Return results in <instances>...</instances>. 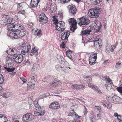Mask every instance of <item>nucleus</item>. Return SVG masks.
Returning a JSON list of instances; mask_svg holds the SVG:
<instances>
[{
  "label": "nucleus",
  "mask_w": 122,
  "mask_h": 122,
  "mask_svg": "<svg viewBox=\"0 0 122 122\" xmlns=\"http://www.w3.org/2000/svg\"><path fill=\"white\" fill-rule=\"evenodd\" d=\"M55 67L57 70L59 71H61V66L60 65H56Z\"/></svg>",
  "instance_id": "nucleus-41"
},
{
  "label": "nucleus",
  "mask_w": 122,
  "mask_h": 122,
  "mask_svg": "<svg viewBox=\"0 0 122 122\" xmlns=\"http://www.w3.org/2000/svg\"><path fill=\"white\" fill-rule=\"evenodd\" d=\"M111 84L108 83H106L105 84L106 87L108 91H111L113 90Z\"/></svg>",
  "instance_id": "nucleus-26"
},
{
  "label": "nucleus",
  "mask_w": 122,
  "mask_h": 122,
  "mask_svg": "<svg viewBox=\"0 0 122 122\" xmlns=\"http://www.w3.org/2000/svg\"><path fill=\"white\" fill-rule=\"evenodd\" d=\"M85 107V109L84 110V113L85 115L87 113V110L86 109V108L85 107Z\"/></svg>",
  "instance_id": "nucleus-61"
},
{
  "label": "nucleus",
  "mask_w": 122,
  "mask_h": 122,
  "mask_svg": "<svg viewBox=\"0 0 122 122\" xmlns=\"http://www.w3.org/2000/svg\"><path fill=\"white\" fill-rule=\"evenodd\" d=\"M34 25V24L31 23L28 24L27 25V26L29 28H31L33 27Z\"/></svg>",
  "instance_id": "nucleus-49"
},
{
  "label": "nucleus",
  "mask_w": 122,
  "mask_h": 122,
  "mask_svg": "<svg viewBox=\"0 0 122 122\" xmlns=\"http://www.w3.org/2000/svg\"><path fill=\"white\" fill-rule=\"evenodd\" d=\"M65 24L62 21H59L56 26V29L59 31L62 32L65 30Z\"/></svg>",
  "instance_id": "nucleus-6"
},
{
  "label": "nucleus",
  "mask_w": 122,
  "mask_h": 122,
  "mask_svg": "<svg viewBox=\"0 0 122 122\" xmlns=\"http://www.w3.org/2000/svg\"><path fill=\"white\" fill-rule=\"evenodd\" d=\"M70 31L66 30L64 33L62 34L61 37L62 40L66 41L70 35Z\"/></svg>",
  "instance_id": "nucleus-13"
},
{
  "label": "nucleus",
  "mask_w": 122,
  "mask_h": 122,
  "mask_svg": "<svg viewBox=\"0 0 122 122\" xmlns=\"http://www.w3.org/2000/svg\"><path fill=\"white\" fill-rule=\"evenodd\" d=\"M113 103H121L122 100L121 98L119 97L114 96L113 97Z\"/></svg>",
  "instance_id": "nucleus-16"
},
{
  "label": "nucleus",
  "mask_w": 122,
  "mask_h": 122,
  "mask_svg": "<svg viewBox=\"0 0 122 122\" xmlns=\"http://www.w3.org/2000/svg\"><path fill=\"white\" fill-rule=\"evenodd\" d=\"M4 69L6 70L8 72L10 71V68L4 67Z\"/></svg>",
  "instance_id": "nucleus-59"
},
{
  "label": "nucleus",
  "mask_w": 122,
  "mask_h": 122,
  "mask_svg": "<svg viewBox=\"0 0 122 122\" xmlns=\"http://www.w3.org/2000/svg\"><path fill=\"white\" fill-rule=\"evenodd\" d=\"M26 43L25 42H21L20 43L19 45V46L20 48L26 47Z\"/></svg>",
  "instance_id": "nucleus-38"
},
{
  "label": "nucleus",
  "mask_w": 122,
  "mask_h": 122,
  "mask_svg": "<svg viewBox=\"0 0 122 122\" xmlns=\"http://www.w3.org/2000/svg\"><path fill=\"white\" fill-rule=\"evenodd\" d=\"M40 66L39 64H37L36 63H34L33 64V66L31 69L32 71H34L40 68Z\"/></svg>",
  "instance_id": "nucleus-25"
},
{
  "label": "nucleus",
  "mask_w": 122,
  "mask_h": 122,
  "mask_svg": "<svg viewBox=\"0 0 122 122\" xmlns=\"http://www.w3.org/2000/svg\"><path fill=\"white\" fill-rule=\"evenodd\" d=\"M39 20L42 24L46 23L48 20V18L44 14L42 13L39 15Z\"/></svg>",
  "instance_id": "nucleus-10"
},
{
  "label": "nucleus",
  "mask_w": 122,
  "mask_h": 122,
  "mask_svg": "<svg viewBox=\"0 0 122 122\" xmlns=\"http://www.w3.org/2000/svg\"><path fill=\"white\" fill-rule=\"evenodd\" d=\"M98 39L97 40H95L94 42V44L95 47L98 48L101 47L102 45V42L101 41H99Z\"/></svg>",
  "instance_id": "nucleus-19"
},
{
  "label": "nucleus",
  "mask_w": 122,
  "mask_h": 122,
  "mask_svg": "<svg viewBox=\"0 0 122 122\" xmlns=\"http://www.w3.org/2000/svg\"><path fill=\"white\" fill-rule=\"evenodd\" d=\"M97 58V53L92 54L89 57V61L90 65H94L96 62V60Z\"/></svg>",
  "instance_id": "nucleus-8"
},
{
  "label": "nucleus",
  "mask_w": 122,
  "mask_h": 122,
  "mask_svg": "<svg viewBox=\"0 0 122 122\" xmlns=\"http://www.w3.org/2000/svg\"><path fill=\"white\" fill-rule=\"evenodd\" d=\"M95 89L96 91H97L100 94H101L102 93L101 92L100 90L97 87V88L96 89Z\"/></svg>",
  "instance_id": "nucleus-53"
},
{
  "label": "nucleus",
  "mask_w": 122,
  "mask_h": 122,
  "mask_svg": "<svg viewBox=\"0 0 122 122\" xmlns=\"http://www.w3.org/2000/svg\"><path fill=\"white\" fill-rule=\"evenodd\" d=\"M50 84L51 86L52 87H54L56 86V83H55V82L51 83Z\"/></svg>",
  "instance_id": "nucleus-50"
},
{
  "label": "nucleus",
  "mask_w": 122,
  "mask_h": 122,
  "mask_svg": "<svg viewBox=\"0 0 122 122\" xmlns=\"http://www.w3.org/2000/svg\"><path fill=\"white\" fill-rule=\"evenodd\" d=\"M88 19V18L86 16H83L81 17L78 18V21L79 22L78 24L79 25L83 26V25H86L90 23V21Z\"/></svg>",
  "instance_id": "nucleus-4"
},
{
  "label": "nucleus",
  "mask_w": 122,
  "mask_h": 122,
  "mask_svg": "<svg viewBox=\"0 0 122 122\" xmlns=\"http://www.w3.org/2000/svg\"><path fill=\"white\" fill-rule=\"evenodd\" d=\"M7 60L6 62V65H8L9 67H11L14 64V60L12 58L8 57L7 58Z\"/></svg>",
  "instance_id": "nucleus-14"
},
{
  "label": "nucleus",
  "mask_w": 122,
  "mask_h": 122,
  "mask_svg": "<svg viewBox=\"0 0 122 122\" xmlns=\"http://www.w3.org/2000/svg\"><path fill=\"white\" fill-rule=\"evenodd\" d=\"M34 30L35 31V32L34 33V35L39 36H41V30L36 29V30Z\"/></svg>",
  "instance_id": "nucleus-29"
},
{
  "label": "nucleus",
  "mask_w": 122,
  "mask_h": 122,
  "mask_svg": "<svg viewBox=\"0 0 122 122\" xmlns=\"http://www.w3.org/2000/svg\"><path fill=\"white\" fill-rule=\"evenodd\" d=\"M24 4V2L17 4V9L18 10H20L23 9L24 7L23 5Z\"/></svg>",
  "instance_id": "nucleus-30"
},
{
  "label": "nucleus",
  "mask_w": 122,
  "mask_h": 122,
  "mask_svg": "<svg viewBox=\"0 0 122 122\" xmlns=\"http://www.w3.org/2000/svg\"><path fill=\"white\" fill-rule=\"evenodd\" d=\"M72 53V51L70 50H69L66 51V55L68 57L69 56H71Z\"/></svg>",
  "instance_id": "nucleus-42"
},
{
  "label": "nucleus",
  "mask_w": 122,
  "mask_h": 122,
  "mask_svg": "<svg viewBox=\"0 0 122 122\" xmlns=\"http://www.w3.org/2000/svg\"><path fill=\"white\" fill-rule=\"evenodd\" d=\"M35 86V85L34 84H33L30 86L28 88H30V89H32L34 88Z\"/></svg>",
  "instance_id": "nucleus-58"
},
{
  "label": "nucleus",
  "mask_w": 122,
  "mask_h": 122,
  "mask_svg": "<svg viewBox=\"0 0 122 122\" xmlns=\"http://www.w3.org/2000/svg\"><path fill=\"white\" fill-rule=\"evenodd\" d=\"M91 38L90 37L89 38V36H87L86 37V39L87 41H89L91 40Z\"/></svg>",
  "instance_id": "nucleus-63"
},
{
  "label": "nucleus",
  "mask_w": 122,
  "mask_h": 122,
  "mask_svg": "<svg viewBox=\"0 0 122 122\" xmlns=\"http://www.w3.org/2000/svg\"><path fill=\"white\" fill-rule=\"evenodd\" d=\"M14 23L8 24L7 28L8 31H13V30H15V27L17 26H19V25H20L19 24H16L14 25Z\"/></svg>",
  "instance_id": "nucleus-12"
},
{
  "label": "nucleus",
  "mask_w": 122,
  "mask_h": 122,
  "mask_svg": "<svg viewBox=\"0 0 122 122\" xmlns=\"http://www.w3.org/2000/svg\"><path fill=\"white\" fill-rule=\"evenodd\" d=\"M16 30H13L9 34H7V36H10V38H14L17 39V34H16Z\"/></svg>",
  "instance_id": "nucleus-18"
},
{
  "label": "nucleus",
  "mask_w": 122,
  "mask_h": 122,
  "mask_svg": "<svg viewBox=\"0 0 122 122\" xmlns=\"http://www.w3.org/2000/svg\"><path fill=\"white\" fill-rule=\"evenodd\" d=\"M102 0H90L91 4L92 5H96L98 4Z\"/></svg>",
  "instance_id": "nucleus-27"
},
{
  "label": "nucleus",
  "mask_w": 122,
  "mask_h": 122,
  "mask_svg": "<svg viewBox=\"0 0 122 122\" xmlns=\"http://www.w3.org/2000/svg\"><path fill=\"white\" fill-rule=\"evenodd\" d=\"M15 29L16 30V34H17V38H20L24 36L26 34V30L24 29L23 26L20 24L18 27H15Z\"/></svg>",
  "instance_id": "nucleus-2"
},
{
  "label": "nucleus",
  "mask_w": 122,
  "mask_h": 122,
  "mask_svg": "<svg viewBox=\"0 0 122 122\" xmlns=\"http://www.w3.org/2000/svg\"><path fill=\"white\" fill-rule=\"evenodd\" d=\"M91 31L89 30H83L81 31V35H84L90 33Z\"/></svg>",
  "instance_id": "nucleus-32"
},
{
  "label": "nucleus",
  "mask_w": 122,
  "mask_h": 122,
  "mask_svg": "<svg viewBox=\"0 0 122 122\" xmlns=\"http://www.w3.org/2000/svg\"><path fill=\"white\" fill-rule=\"evenodd\" d=\"M36 76V75L34 73H32L31 76V79L32 80H34L35 81L37 80Z\"/></svg>",
  "instance_id": "nucleus-34"
},
{
  "label": "nucleus",
  "mask_w": 122,
  "mask_h": 122,
  "mask_svg": "<svg viewBox=\"0 0 122 122\" xmlns=\"http://www.w3.org/2000/svg\"><path fill=\"white\" fill-rule=\"evenodd\" d=\"M101 8H97L96 9H92L88 12V15L91 17H98L99 14L101 12L100 10Z\"/></svg>",
  "instance_id": "nucleus-3"
},
{
  "label": "nucleus",
  "mask_w": 122,
  "mask_h": 122,
  "mask_svg": "<svg viewBox=\"0 0 122 122\" xmlns=\"http://www.w3.org/2000/svg\"><path fill=\"white\" fill-rule=\"evenodd\" d=\"M117 118L120 121H122V115H119Z\"/></svg>",
  "instance_id": "nucleus-51"
},
{
  "label": "nucleus",
  "mask_w": 122,
  "mask_h": 122,
  "mask_svg": "<svg viewBox=\"0 0 122 122\" xmlns=\"http://www.w3.org/2000/svg\"><path fill=\"white\" fill-rule=\"evenodd\" d=\"M55 83L56 86H60L61 84V81L60 80L55 82Z\"/></svg>",
  "instance_id": "nucleus-47"
},
{
  "label": "nucleus",
  "mask_w": 122,
  "mask_h": 122,
  "mask_svg": "<svg viewBox=\"0 0 122 122\" xmlns=\"http://www.w3.org/2000/svg\"><path fill=\"white\" fill-rule=\"evenodd\" d=\"M14 20L11 18H9L7 20V24L14 23Z\"/></svg>",
  "instance_id": "nucleus-36"
},
{
  "label": "nucleus",
  "mask_w": 122,
  "mask_h": 122,
  "mask_svg": "<svg viewBox=\"0 0 122 122\" xmlns=\"http://www.w3.org/2000/svg\"><path fill=\"white\" fill-rule=\"evenodd\" d=\"M121 64V63L119 62L117 63L116 64L115 67L117 68L119 67V66Z\"/></svg>",
  "instance_id": "nucleus-54"
},
{
  "label": "nucleus",
  "mask_w": 122,
  "mask_h": 122,
  "mask_svg": "<svg viewBox=\"0 0 122 122\" xmlns=\"http://www.w3.org/2000/svg\"><path fill=\"white\" fill-rule=\"evenodd\" d=\"M117 89L119 92L122 94V87H117Z\"/></svg>",
  "instance_id": "nucleus-45"
},
{
  "label": "nucleus",
  "mask_w": 122,
  "mask_h": 122,
  "mask_svg": "<svg viewBox=\"0 0 122 122\" xmlns=\"http://www.w3.org/2000/svg\"><path fill=\"white\" fill-rule=\"evenodd\" d=\"M102 26V25L101 22H99L97 24H96V25H95L94 28V30H96L97 32H99L101 29Z\"/></svg>",
  "instance_id": "nucleus-22"
},
{
  "label": "nucleus",
  "mask_w": 122,
  "mask_h": 122,
  "mask_svg": "<svg viewBox=\"0 0 122 122\" xmlns=\"http://www.w3.org/2000/svg\"><path fill=\"white\" fill-rule=\"evenodd\" d=\"M32 82H29L27 84L28 88H29V87L30 86L33 84Z\"/></svg>",
  "instance_id": "nucleus-56"
},
{
  "label": "nucleus",
  "mask_w": 122,
  "mask_h": 122,
  "mask_svg": "<svg viewBox=\"0 0 122 122\" xmlns=\"http://www.w3.org/2000/svg\"><path fill=\"white\" fill-rule=\"evenodd\" d=\"M53 21L54 22V24L57 25V24H58V20H57V19L55 17L54 18Z\"/></svg>",
  "instance_id": "nucleus-46"
},
{
  "label": "nucleus",
  "mask_w": 122,
  "mask_h": 122,
  "mask_svg": "<svg viewBox=\"0 0 122 122\" xmlns=\"http://www.w3.org/2000/svg\"><path fill=\"white\" fill-rule=\"evenodd\" d=\"M49 107L51 109H56L59 108V105L56 104L55 102H53L50 105Z\"/></svg>",
  "instance_id": "nucleus-20"
},
{
  "label": "nucleus",
  "mask_w": 122,
  "mask_h": 122,
  "mask_svg": "<svg viewBox=\"0 0 122 122\" xmlns=\"http://www.w3.org/2000/svg\"><path fill=\"white\" fill-rule=\"evenodd\" d=\"M106 106L105 107H107L108 108H111L112 107L111 104L109 102H107L106 103Z\"/></svg>",
  "instance_id": "nucleus-39"
},
{
  "label": "nucleus",
  "mask_w": 122,
  "mask_h": 122,
  "mask_svg": "<svg viewBox=\"0 0 122 122\" xmlns=\"http://www.w3.org/2000/svg\"><path fill=\"white\" fill-rule=\"evenodd\" d=\"M63 62H64L63 65L64 67H67L69 66V64L67 61H64Z\"/></svg>",
  "instance_id": "nucleus-43"
},
{
  "label": "nucleus",
  "mask_w": 122,
  "mask_h": 122,
  "mask_svg": "<svg viewBox=\"0 0 122 122\" xmlns=\"http://www.w3.org/2000/svg\"><path fill=\"white\" fill-rule=\"evenodd\" d=\"M19 13L21 14H25V10H22L20 11L19 12Z\"/></svg>",
  "instance_id": "nucleus-55"
},
{
  "label": "nucleus",
  "mask_w": 122,
  "mask_h": 122,
  "mask_svg": "<svg viewBox=\"0 0 122 122\" xmlns=\"http://www.w3.org/2000/svg\"><path fill=\"white\" fill-rule=\"evenodd\" d=\"M20 79L24 83H25L26 81V80L23 77H21Z\"/></svg>",
  "instance_id": "nucleus-64"
},
{
  "label": "nucleus",
  "mask_w": 122,
  "mask_h": 122,
  "mask_svg": "<svg viewBox=\"0 0 122 122\" xmlns=\"http://www.w3.org/2000/svg\"><path fill=\"white\" fill-rule=\"evenodd\" d=\"M69 115V116H71L73 118H75L76 120H77L80 117H80L77 114L76 112H75L74 110H72L71 111Z\"/></svg>",
  "instance_id": "nucleus-17"
},
{
  "label": "nucleus",
  "mask_w": 122,
  "mask_h": 122,
  "mask_svg": "<svg viewBox=\"0 0 122 122\" xmlns=\"http://www.w3.org/2000/svg\"><path fill=\"white\" fill-rule=\"evenodd\" d=\"M14 51L13 49L9 48L8 50H7V52L9 55L13 56V59L15 60V62H16L17 63H20L23 60V56L20 54L15 55V54H12L11 53L14 52Z\"/></svg>",
  "instance_id": "nucleus-1"
},
{
  "label": "nucleus",
  "mask_w": 122,
  "mask_h": 122,
  "mask_svg": "<svg viewBox=\"0 0 122 122\" xmlns=\"http://www.w3.org/2000/svg\"><path fill=\"white\" fill-rule=\"evenodd\" d=\"M114 96H109L108 97H107V100L110 101V100H111L112 101H113V97Z\"/></svg>",
  "instance_id": "nucleus-48"
},
{
  "label": "nucleus",
  "mask_w": 122,
  "mask_h": 122,
  "mask_svg": "<svg viewBox=\"0 0 122 122\" xmlns=\"http://www.w3.org/2000/svg\"><path fill=\"white\" fill-rule=\"evenodd\" d=\"M60 46L62 48H65L64 42L62 43V44L60 45Z\"/></svg>",
  "instance_id": "nucleus-62"
},
{
  "label": "nucleus",
  "mask_w": 122,
  "mask_h": 122,
  "mask_svg": "<svg viewBox=\"0 0 122 122\" xmlns=\"http://www.w3.org/2000/svg\"><path fill=\"white\" fill-rule=\"evenodd\" d=\"M4 79L3 75L0 74V84H2L4 82Z\"/></svg>",
  "instance_id": "nucleus-35"
},
{
  "label": "nucleus",
  "mask_w": 122,
  "mask_h": 122,
  "mask_svg": "<svg viewBox=\"0 0 122 122\" xmlns=\"http://www.w3.org/2000/svg\"><path fill=\"white\" fill-rule=\"evenodd\" d=\"M88 86L91 88H92L93 89H95L97 88V86L94 85H93L91 83H88Z\"/></svg>",
  "instance_id": "nucleus-37"
},
{
  "label": "nucleus",
  "mask_w": 122,
  "mask_h": 122,
  "mask_svg": "<svg viewBox=\"0 0 122 122\" xmlns=\"http://www.w3.org/2000/svg\"><path fill=\"white\" fill-rule=\"evenodd\" d=\"M34 118V116L30 113H29L24 115L22 118V120L23 121L28 122L31 121Z\"/></svg>",
  "instance_id": "nucleus-7"
},
{
  "label": "nucleus",
  "mask_w": 122,
  "mask_h": 122,
  "mask_svg": "<svg viewBox=\"0 0 122 122\" xmlns=\"http://www.w3.org/2000/svg\"><path fill=\"white\" fill-rule=\"evenodd\" d=\"M7 117L4 115L0 114V121L1 122H7Z\"/></svg>",
  "instance_id": "nucleus-21"
},
{
  "label": "nucleus",
  "mask_w": 122,
  "mask_h": 122,
  "mask_svg": "<svg viewBox=\"0 0 122 122\" xmlns=\"http://www.w3.org/2000/svg\"><path fill=\"white\" fill-rule=\"evenodd\" d=\"M84 87L85 86L83 85H78V89H83Z\"/></svg>",
  "instance_id": "nucleus-44"
},
{
  "label": "nucleus",
  "mask_w": 122,
  "mask_h": 122,
  "mask_svg": "<svg viewBox=\"0 0 122 122\" xmlns=\"http://www.w3.org/2000/svg\"><path fill=\"white\" fill-rule=\"evenodd\" d=\"M67 7L69 9L70 15H75L77 11L76 7L74 5H71L68 6Z\"/></svg>",
  "instance_id": "nucleus-9"
},
{
  "label": "nucleus",
  "mask_w": 122,
  "mask_h": 122,
  "mask_svg": "<svg viewBox=\"0 0 122 122\" xmlns=\"http://www.w3.org/2000/svg\"><path fill=\"white\" fill-rule=\"evenodd\" d=\"M56 6L55 5H51L50 7V10L51 13L55 12L56 10Z\"/></svg>",
  "instance_id": "nucleus-24"
},
{
  "label": "nucleus",
  "mask_w": 122,
  "mask_h": 122,
  "mask_svg": "<svg viewBox=\"0 0 122 122\" xmlns=\"http://www.w3.org/2000/svg\"><path fill=\"white\" fill-rule=\"evenodd\" d=\"M89 119L90 122H94L96 120V117L93 114H91L89 116Z\"/></svg>",
  "instance_id": "nucleus-31"
},
{
  "label": "nucleus",
  "mask_w": 122,
  "mask_h": 122,
  "mask_svg": "<svg viewBox=\"0 0 122 122\" xmlns=\"http://www.w3.org/2000/svg\"><path fill=\"white\" fill-rule=\"evenodd\" d=\"M118 42L117 41L114 45H112L111 47L110 50L112 52H113L114 49H115L117 45L118 44Z\"/></svg>",
  "instance_id": "nucleus-33"
},
{
  "label": "nucleus",
  "mask_w": 122,
  "mask_h": 122,
  "mask_svg": "<svg viewBox=\"0 0 122 122\" xmlns=\"http://www.w3.org/2000/svg\"><path fill=\"white\" fill-rule=\"evenodd\" d=\"M61 92V91L60 90H56L54 91V93L56 94H58Z\"/></svg>",
  "instance_id": "nucleus-57"
},
{
  "label": "nucleus",
  "mask_w": 122,
  "mask_h": 122,
  "mask_svg": "<svg viewBox=\"0 0 122 122\" xmlns=\"http://www.w3.org/2000/svg\"><path fill=\"white\" fill-rule=\"evenodd\" d=\"M57 57L58 60L59 61H61L62 62H63L65 60L63 56L60 54H59L57 55Z\"/></svg>",
  "instance_id": "nucleus-28"
},
{
  "label": "nucleus",
  "mask_w": 122,
  "mask_h": 122,
  "mask_svg": "<svg viewBox=\"0 0 122 122\" xmlns=\"http://www.w3.org/2000/svg\"><path fill=\"white\" fill-rule=\"evenodd\" d=\"M89 76H87L86 77V79L87 80V82H89V81H90L92 80V78L90 77H89Z\"/></svg>",
  "instance_id": "nucleus-52"
},
{
  "label": "nucleus",
  "mask_w": 122,
  "mask_h": 122,
  "mask_svg": "<svg viewBox=\"0 0 122 122\" xmlns=\"http://www.w3.org/2000/svg\"><path fill=\"white\" fill-rule=\"evenodd\" d=\"M36 109V111L35 112L34 114L36 116H41L44 115L45 113L44 110L42 109L41 107H39Z\"/></svg>",
  "instance_id": "nucleus-11"
},
{
  "label": "nucleus",
  "mask_w": 122,
  "mask_h": 122,
  "mask_svg": "<svg viewBox=\"0 0 122 122\" xmlns=\"http://www.w3.org/2000/svg\"><path fill=\"white\" fill-rule=\"evenodd\" d=\"M107 82L106 83H109L110 84H112V81H111V80L110 78L108 80H107Z\"/></svg>",
  "instance_id": "nucleus-60"
},
{
  "label": "nucleus",
  "mask_w": 122,
  "mask_h": 122,
  "mask_svg": "<svg viewBox=\"0 0 122 122\" xmlns=\"http://www.w3.org/2000/svg\"><path fill=\"white\" fill-rule=\"evenodd\" d=\"M72 87L73 89H78V85L77 84H74L72 85L71 86Z\"/></svg>",
  "instance_id": "nucleus-40"
},
{
  "label": "nucleus",
  "mask_w": 122,
  "mask_h": 122,
  "mask_svg": "<svg viewBox=\"0 0 122 122\" xmlns=\"http://www.w3.org/2000/svg\"><path fill=\"white\" fill-rule=\"evenodd\" d=\"M68 21L70 24L71 25L70 27V30L71 31L74 32L77 28L76 20L73 18H70Z\"/></svg>",
  "instance_id": "nucleus-5"
},
{
  "label": "nucleus",
  "mask_w": 122,
  "mask_h": 122,
  "mask_svg": "<svg viewBox=\"0 0 122 122\" xmlns=\"http://www.w3.org/2000/svg\"><path fill=\"white\" fill-rule=\"evenodd\" d=\"M40 0H31L30 6L31 8H34L36 7L38 4L40 2Z\"/></svg>",
  "instance_id": "nucleus-15"
},
{
  "label": "nucleus",
  "mask_w": 122,
  "mask_h": 122,
  "mask_svg": "<svg viewBox=\"0 0 122 122\" xmlns=\"http://www.w3.org/2000/svg\"><path fill=\"white\" fill-rule=\"evenodd\" d=\"M36 47H34L33 49H32L31 50V53L30 54L31 56H33L34 55H38V49H36Z\"/></svg>",
  "instance_id": "nucleus-23"
}]
</instances>
